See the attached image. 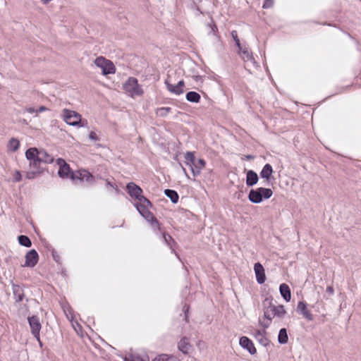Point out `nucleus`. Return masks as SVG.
<instances>
[{"mask_svg":"<svg viewBox=\"0 0 361 361\" xmlns=\"http://www.w3.org/2000/svg\"><path fill=\"white\" fill-rule=\"evenodd\" d=\"M262 305L264 316L268 320V322L262 324L264 329L269 326L271 322L274 317L282 318L286 314V311L285 310L283 305H281L276 306L272 303L271 298H266L262 302Z\"/></svg>","mask_w":361,"mask_h":361,"instance_id":"f257e3e1","label":"nucleus"},{"mask_svg":"<svg viewBox=\"0 0 361 361\" xmlns=\"http://www.w3.org/2000/svg\"><path fill=\"white\" fill-rule=\"evenodd\" d=\"M185 164L190 166L194 176L200 174L201 170L205 167L206 161L203 159L196 160L194 152H187L185 154Z\"/></svg>","mask_w":361,"mask_h":361,"instance_id":"f03ea898","label":"nucleus"},{"mask_svg":"<svg viewBox=\"0 0 361 361\" xmlns=\"http://www.w3.org/2000/svg\"><path fill=\"white\" fill-rule=\"evenodd\" d=\"M273 195V191L270 188H258L251 189L248 194V200L254 204L261 203L263 200L269 199Z\"/></svg>","mask_w":361,"mask_h":361,"instance_id":"7ed1b4c3","label":"nucleus"},{"mask_svg":"<svg viewBox=\"0 0 361 361\" xmlns=\"http://www.w3.org/2000/svg\"><path fill=\"white\" fill-rule=\"evenodd\" d=\"M63 121L69 126L84 127L87 125V121L82 120L81 115L78 112L67 109L63 110Z\"/></svg>","mask_w":361,"mask_h":361,"instance_id":"20e7f679","label":"nucleus"},{"mask_svg":"<svg viewBox=\"0 0 361 361\" xmlns=\"http://www.w3.org/2000/svg\"><path fill=\"white\" fill-rule=\"evenodd\" d=\"M135 206L140 214V215L146 219L151 225L155 232L161 231L160 224L157 219L149 210L148 207L142 206L141 204H135Z\"/></svg>","mask_w":361,"mask_h":361,"instance_id":"39448f33","label":"nucleus"},{"mask_svg":"<svg viewBox=\"0 0 361 361\" xmlns=\"http://www.w3.org/2000/svg\"><path fill=\"white\" fill-rule=\"evenodd\" d=\"M36 152V147H30L26 150L25 157L30 161L29 165L32 169L39 171L40 173H43L45 168L42 166L43 164L39 161Z\"/></svg>","mask_w":361,"mask_h":361,"instance_id":"423d86ee","label":"nucleus"},{"mask_svg":"<svg viewBox=\"0 0 361 361\" xmlns=\"http://www.w3.org/2000/svg\"><path fill=\"white\" fill-rule=\"evenodd\" d=\"M123 90L128 92L131 97L140 96L143 94L142 87L138 84L137 78L130 77L123 84Z\"/></svg>","mask_w":361,"mask_h":361,"instance_id":"0eeeda50","label":"nucleus"},{"mask_svg":"<svg viewBox=\"0 0 361 361\" xmlns=\"http://www.w3.org/2000/svg\"><path fill=\"white\" fill-rule=\"evenodd\" d=\"M95 65L102 69L104 75L114 74L116 72V67L114 63L103 56H99L94 60Z\"/></svg>","mask_w":361,"mask_h":361,"instance_id":"6e6552de","label":"nucleus"},{"mask_svg":"<svg viewBox=\"0 0 361 361\" xmlns=\"http://www.w3.org/2000/svg\"><path fill=\"white\" fill-rule=\"evenodd\" d=\"M27 321L32 336L39 342V344L42 345L39 338V333L42 329V324L39 322V317L36 315H32L31 317L28 316Z\"/></svg>","mask_w":361,"mask_h":361,"instance_id":"1a4fd4ad","label":"nucleus"},{"mask_svg":"<svg viewBox=\"0 0 361 361\" xmlns=\"http://www.w3.org/2000/svg\"><path fill=\"white\" fill-rule=\"evenodd\" d=\"M70 178L72 180H80L91 183L94 181V177L87 170H79L75 173H71Z\"/></svg>","mask_w":361,"mask_h":361,"instance_id":"9d476101","label":"nucleus"},{"mask_svg":"<svg viewBox=\"0 0 361 361\" xmlns=\"http://www.w3.org/2000/svg\"><path fill=\"white\" fill-rule=\"evenodd\" d=\"M56 164L59 166V169L58 171V175L59 177L62 178H69L71 173H75V171H73L69 164H68L66 161L61 158H59L56 159Z\"/></svg>","mask_w":361,"mask_h":361,"instance_id":"9b49d317","label":"nucleus"},{"mask_svg":"<svg viewBox=\"0 0 361 361\" xmlns=\"http://www.w3.org/2000/svg\"><path fill=\"white\" fill-rule=\"evenodd\" d=\"M24 267H34L39 261V255L35 249L29 250L25 255Z\"/></svg>","mask_w":361,"mask_h":361,"instance_id":"f8f14e48","label":"nucleus"},{"mask_svg":"<svg viewBox=\"0 0 361 361\" xmlns=\"http://www.w3.org/2000/svg\"><path fill=\"white\" fill-rule=\"evenodd\" d=\"M126 190L131 197L137 200L142 195V189L133 182L128 183L126 185Z\"/></svg>","mask_w":361,"mask_h":361,"instance_id":"ddd939ff","label":"nucleus"},{"mask_svg":"<svg viewBox=\"0 0 361 361\" xmlns=\"http://www.w3.org/2000/svg\"><path fill=\"white\" fill-rule=\"evenodd\" d=\"M239 344L243 348L247 350L250 354L255 355L257 353L253 342L248 337L241 336L239 340Z\"/></svg>","mask_w":361,"mask_h":361,"instance_id":"4468645a","label":"nucleus"},{"mask_svg":"<svg viewBox=\"0 0 361 361\" xmlns=\"http://www.w3.org/2000/svg\"><path fill=\"white\" fill-rule=\"evenodd\" d=\"M178 349L184 355H188L192 350V345L188 338L184 336L178 341Z\"/></svg>","mask_w":361,"mask_h":361,"instance_id":"2eb2a0df","label":"nucleus"},{"mask_svg":"<svg viewBox=\"0 0 361 361\" xmlns=\"http://www.w3.org/2000/svg\"><path fill=\"white\" fill-rule=\"evenodd\" d=\"M296 311L308 321H312L314 319L312 314L307 308V303L304 301H300L298 303Z\"/></svg>","mask_w":361,"mask_h":361,"instance_id":"dca6fc26","label":"nucleus"},{"mask_svg":"<svg viewBox=\"0 0 361 361\" xmlns=\"http://www.w3.org/2000/svg\"><path fill=\"white\" fill-rule=\"evenodd\" d=\"M254 270L256 275V280L259 284H262L265 282L266 275L263 266L259 262H257L254 265Z\"/></svg>","mask_w":361,"mask_h":361,"instance_id":"f3484780","label":"nucleus"},{"mask_svg":"<svg viewBox=\"0 0 361 361\" xmlns=\"http://www.w3.org/2000/svg\"><path fill=\"white\" fill-rule=\"evenodd\" d=\"M37 155L39 157L40 161L42 164H51L54 161V158L53 156L49 154L45 149H37Z\"/></svg>","mask_w":361,"mask_h":361,"instance_id":"a211bd4d","label":"nucleus"},{"mask_svg":"<svg viewBox=\"0 0 361 361\" xmlns=\"http://www.w3.org/2000/svg\"><path fill=\"white\" fill-rule=\"evenodd\" d=\"M12 290L15 301L16 302H21L25 297L23 287L20 285L12 283Z\"/></svg>","mask_w":361,"mask_h":361,"instance_id":"6ab92c4d","label":"nucleus"},{"mask_svg":"<svg viewBox=\"0 0 361 361\" xmlns=\"http://www.w3.org/2000/svg\"><path fill=\"white\" fill-rule=\"evenodd\" d=\"M238 48V54L241 56V58L245 61H252L254 58L252 56V52L249 50L248 47L246 44H242Z\"/></svg>","mask_w":361,"mask_h":361,"instance_id":"aec40b11","label":"nucleus"},{"mask_svg":"<svg viewBox=\"0 0 361 361\" xmlns=\"http://www.w3.org/2000/svg\"><path fill=\"white\" fill-rule=\"evenodd\" d=\"M165 85L167 90L176 95H180L184 92V89L180 88L177 84L173 85L171 83L169 75H168V78L165 80Z\"/></svg>","mask_w":361,"mask_h":361,"instance_id":"412c9836","label":"nucleus"},{"mask_svg":"<svg viewBox=\"0 0 361 361\" xmlns=\"http://www.w3.org/2000/svg\"><path fill=\"white\" fill-rule=\"evenodd\" d=\"M259 177L257 173L253 170H249L246 175V185L251 187L257 183Z\"/></svg>","mask_w":361,"mask_h":361,"instance_id":"4be33fe9","label":"nucleus"},{"mask_svg":"<svg viewBox=\"0 0 361 361\" xmlns=\"http://www.w3.org/2000/svg\"><path fill=\"white\" fill-rule=\"evenodd\" d=\"M266 331L265 330H255L254 336L257 341L262 345L267 346L269 343V339L265 336Z\"/></svg>","mask_w":361,"mask_h":361,"instance_id":"5701e85b","label":"nucleus"},{"mask_svg":"<svg viewBox=\"0 0 361 361\" xmlns=\"http://www.w3.org/2000/svg\"><path fill=\"white\" fill-rule=\"evenodd\" d=\"M274 171L272 166L269 164H266L260 171V176L262 178L266 179L268 182L270 181L271 178V175Z\"/></svg>","mask_w":361,"mask_h":361,"instance_id":"b1692460","label":"nucleus"},{"mask_svg":"<svg viewBox=\"0 0 361 361\" xmlns=\"http://www.w3.org/2000/svg\"><path fill=\"white\" fill-rule=\"evenodd\" d=\"M279 291L282 298L286 301L289 302L291 298L290 288L286 283H281L279 286Z\"/></svg>","mask_w":361,"mask_h":361,"instance_id":"393cba45","label":"nucleus"},{"mask_svg":"<svg viewBox=\"0 0 361 361\" xmlns=\"http://www.w3.org/2000/svg\"><path fill=\"white\" fill-rule=\"evenodd\" d=\"M164 195L171 200L172 203L176 204L178 202L179 195L176 190L166 189L164 190Z\"/></svg>","mask_w":361,"mask_h":361,"instance_id":"a878e982","label":"nucleus"},{"mask_svg":"<svg viewBox=\"0 0 361 361\" xmlns=\"http://www.w3.org/2000/svg\"><path fill=\"white\" fill-rule=\"evenodd\" d=\"M185 98L187 101L192 103H198L201 99L200 94L195 91H190L186 93Z\"/></svg>","mask_w":361,"mask_h":361,"instance_id":"bb28decb","label":"nucleus"},{"mask_svg":"<svg viewBox=\"0 0 361 361\" xmlns=\"http://www.w3.org/2000/svg\"><path fill=\"white\" fill-rule=\"evenodd\" d=\"M152 361H180V360L173 355L161 354L157 356Z\"/></svg>","mask_w":361,"mask_h":361,"instance_id":"cd10ccee","label":"nucleus"},{"mask_svg":"<svg viewBox=\"0 0 361 361\" xmlns=\"http://www.w3.org/2000/svg\"><path fill=\"white\" fill-rule=\"evenodd\" d=\"M288 341V336L287 334V330L285 328H282L280 329L278 335V342L280 344H286Z\"/></svg>","mask_w":361,"mask_h":361,"instance_id":"c85d7f7f","label":"nucleus"},{"mask_svg":"<svg viewBox=\"0 0 361 361\" xmlns=\"http://www.w3.org/2000/svg\"><path fill=\"white\" fill-rule=\"evenodd\" d=\"M8 150L11 152H16L17 151L20 147V142L16 138H11L8 144Z\"/></svg>","mask_w":361,"mask_h":361,"instance_id":"c756f323","label":"nucleus"},{"mask_svg":"<svg viewBox=\"0 0 361 361\" xmlns=\"http://www.w3.org/2000/svg\"><path fill=\"white\" fill-rule=\"evenodd\" d=\"M18 243L20 245L25 247H30L32 246V242L30 238L25 235H20L18 237Z\"/></svg>","mask_w":361,"mask_h":361,"instance_id":"7c9ffc66","label":"nucleus"},{"mask_svg":"<svg viewBox=\"0 0 361 361\" xmlns=\"http://www.w3.org/2000/svg\"><path fill=\"white\" fill-rule=\"evenodd\" d=\"M124 361H149V360L147 356L142 357L139 355H130L125 357Z\"/></svg>","mask_w":361,"mask_h":361,"instance_id":"2f4dec72","label":"nucleus"},{"mask_svg":"<svg viewBox=\"0 0 361 361\" xmlns=\"http://www.w3.org/2000/svg\"><path fill=\"white\" fill-rule=\"evenodd\" d=\"M163 238L166 244L171 248L173 247V245L176 243L173 238L167 233H163Z\"/></svg>","mask_w":361,"mask_h":361,"instance_id":"473e14b6","label":"nucleus"},{"mask_svg":"<svg viewBox=\"0 0 361 361\" xmlns=\"http://www.w3.org/2000/svg\"><path fill=\"white\" fill-rule=\"evenodd\" d=\"M41 174H42V173H40L39 171H36V170L32 169L31 171H27L25 173V178L28 180H32V179H34V178L38 177Z\"/></svg>","mask_w":361,"mask_h":361,"instance_id":"72a5a7b5","label":"nucleus"},{"mask_svg":"<svg viewBox=\"0 0 361 361\" xmlns=\"http://www.w3.org/2000/svg\"><path fill=\"white\" fill-rule=\"evenodd\" d=\"M138 201L140 202H138L137 204H141L142 206H144V207H152V202L149 201V200H148L147 197H145V196L142 195L140 197V198L138 200Z\"/></svg>","mask_w":361,"mask_h":361,"instance_id":"f704fd0d","label":"nucleus"},{"mask_svg":"<svg viewBox=\"0 0 361 361\" xmlns=\"http://www.w3.org/2000/svg\"><path fill=\"white\" fill-rule=\"evenodd\" d=\"M171 111V107H161L157 110V114L160 116H166Z\"/></svg>","mask_w":361,"mask_h":361,"instance_id":"c9c22d12","label":"nucleus"},{"mask_svg":"<svg viewBox=\"0 0 361 361\" xmlns=\"http://www.w3.org/2000/svg\"><path fill=\"white\" fill-rule=\"evenodd\" d=\"M231 35L235 43V45L238 47H240V45H242V44L240 43V41L238 38V32L236 30L231 31Z\"/></svg>","mask_w":361,"mask_h":361,"instance_id":"e433bc0d","label":"nucleus"},{"mask_svg":"<svg viewBox=\"0 0 361 361\" xmlns=\"http://www.w3.org/2000/svg\"><path fill=\"white\" fill-rule=\"evenodd\" d=\"M22 179V175L19 171H16L13 176V180L16 182H20Z\"/></svg>","mask_w":361,"mask_h":361,"instance_id":"4c0bfd02","label":"nucleus"},{"mask_svg":"<svg viewBox=\"0 0 361 361\" xmlns=\"http://www.w3.org/2000/svg\"><path fill=\"white\" fill-rule=\"evenodd\" d=\"M183 311L185 313V320L186 322H188V312H189V306L187 305H185L183 307Z\"/></svg>","mask_w":361,"mask_h":361,"instance_id":"58836bf2","label":"nucleus"},{"mask_svg":"<svg viewBox=\"0 0 361 361\" xmlns=\"http://www.w3.org/2000/svg\"><path fill=\"white\" fill-rule=\"evenodd\" d=\"M89 138L93 141H97L99 140L96 133L91 131L89 134Z\"/></svg>","mask_w":361,"mask_h":361,"instance_id":"ea45409f","label":"nucleus"},{"mask_svg":"<svg viewBox=\"0 0 361 361\" xmlns=\"http://www.w3.org/2000/svg\"><path fill=\"white\" fill-rule=\"evenodd\" d=\"M272 5H273L272 0H266V1L263 4V8H270L271 6H272Z\"/></svg>","mask_w":361,"mask_h":361,"instance_id":"a19ab883","label":"nucleus"},{"mask_svg":"<svg viewBox=\"0 0 361 361\" xmlns=\"http://www.w3.org/2000/svg\"><path fill=\"white\" fill-rule=\"evenodd\" d=\"M52 257H53V259L56 262H59V260H60V257L59 255L56 253V252L55 250H53L52 251Z\"/></svg>","mask_w":361,"mask_h":361,"instance_id":"79ce46f5","label":"nucleus"},{"mask_svg":"<svg viewBox=\"0 0 361 361\" xmlns=\"http://www.w3.org/2000/svg\"><path fill=\"white\" fill-rule=\"evenodd\" d=\"M209 25L211 27V32L215 34L218 31V28L214 23H213L212 25L209 24Z\"/></svg>","mask_w":361,"mask_h":361,"instance_id":"37998d69","label":"nucleus"},{"mask_svg":"<svg viewBox=\"0 0 361 361\" xmlns=\"http://www.w3.org/2000/svg\"><path fill=\"white\" fill-rule=\"evenodd\" d=\"M47 110H48V108H47L44 106H41L39 107V109H36V113L38 114V113H41L43 111H46Z\"/></svg>","mask_w":361,"mask_h":361,"instance_id":"c03bdc74","label":"nucleus"},{"mask_svg":"<svg viewBox=\"0 0 361 361\" xmlns=\"http://www.w3.org/2000/svg\"><path fill=\"white\" fill-rule=\"evenodd\" d=\"M326 293H328L329 295H333L334 293V288L331 286H329L326 288Z\"/></svg>","mask_w":361,"mask_h":361,"instance_id":"a18cd8bd","label":"nucleus"},{"mask_svg":"<svg viewBox=\"0 0 361 361\" xmlns=\"http://www.w3.org/2000/svg\"><path fill=\"white\" fill-rule=\"evenodd\" d=\"M25 110L27 112L30 114L36 113V109L33 107H27Z\"/></svg>","mask_w":361,"mask_h":361,"instance_id":"49530a36","label":"nucleus"},{"mask_svg":"<svg viewBox=\"0 0 361 361\" xmlns=\"http://www.w3.org/2000/svg\"><path fill=\"white\" fill-rule=\"evenodd\" d=\"M177 85L180 87V88L183 89L185 87V82L184 80H181L177 83Z\"/></svg>","mask_w":361,"mask_h":361,"instance_id":"de8ad7c7","label":"nucleus"},{"mask_svg":"<svg viewBox=\"0 0 361 361\" xmlns=\"http://www.w3.org/2000/svg\"><path fill=\"white\" fill-rule=\"evenodd\" d=\"M106 186L113 187V188H115L116 189H117V185H116L115 184H113L112 183H111L108 180L106 182Z\"/></svg>","mask_w":361,"mask_h":361,"instance_id":"09e8293b","label":"nucleus"},{"mask_svg":"<svg viewBox=\"0 0 361 361\" xmlns=\"http://www.w3.org/2000/svg\"><path fill=\"white\" fill-rule=\"evenodd\" d=\"M245 158L248 160H251V159H254V156L252 155H250V154H248V155H246L245 156Z\"/></svg>","mask_w":361,"mask_h":361,"instance_id":"8fccbe9b","label":"nucleus"},{"mask_svg":"<svg viewBox=\"0 0 361 361\" xmlns=\"http://www.w3.org/2000/svg\"><path fill=\"white\" fill-rule=\"evenodd\" d=\"M181 167H182L183 171H184L185 174L188 176V174H187V173H186V170H185V169L184 167H183L182 166H181Z\"/></svg>","mask_w":361,"mask_h":361,"instance_id":"3c124183","label":"nucleus"}]
</instances>
